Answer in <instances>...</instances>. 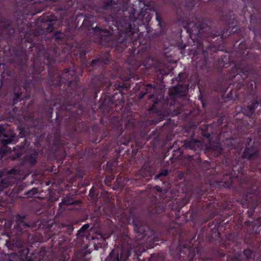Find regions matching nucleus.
Segmentation results:
<instances>
[{
    "mask_svg": "<svg viewBox=\"0 0 261 261\" xmlns=\"http://www.w3.org/2000/svg\"><path fill=\"white\" fill-rule=\"evenodd\" d=\"M201 25V22L198 19L187 23L186 28L188 32L190 34L191 37L198 36L202 32Z\"/></svg>",
    "mask_w": 261,
    "mask_h": 261,
    "instance_id": "f257e3e1",
    "label": "nucleus"
},
{
    "mask_svg": "<svg viewBox=\"0 0 261 261\" xmlns=\"http://www.w3.org/2000/svg\"><path fill=\"white\" fill-rule=\"evenodd\" d=\"M257 151L255 148H248L246 149L243 153V156L245 158L252 159L257 154Z\"/></svg>",
    "mask_w": 261,
    "mask_h": 261,
    "instance_id": "f03ea898",
    "label": "nucleus"
},
{
    "mask_svg": "<svg viewBox=\"0 0 261 261\" xmlns=\"http://www.w3.org/2000/svg\"><path fill=\"white\" fill-rule=\"evenodd\" d=\"M185 145L187 148L193 150H196L197 148L200 147V142L194 140H192L190 141L187 142Z\"/></svg>",
    "mask_w": 261,
    "mask_h": 261,
    "instance_id": "7ed1b4c3",
    "label": "nucleus"
},
{
    "mask_svg": "<svg viewBox=\"0 0 261 261\" xmlns=\"http://www.w3.org/2000/svg\"><path fill=\"white\" fill-rule=\"evenodd\" d=\"M3 136L6 138V139H3L0 140L3 144L6 145L10 143L12 141V139L8 138V136L6 135L4 127L0 126V137Z\"/></svg>",
    "mask_w": 261,
    "mask_h": 261,
    "instance_id": "20e7f679",
    "label": "nucleus"
},
{
    "mask_svg": "<svg viewBox=\"0 0 261 261\" xmlns=\"http://www.w3.org/2000/svg\"><path fill=\"white\" fill-rule=\"evenodd\" d=\"M130 253L129 251L122 248L120 256L118 255L117 257L118 261H126L128 257L130 256Z\"/></svg>",
    "mask_w": 261,
    "mask_h": 261,
    "instance_id": "39448f33",
    "label": "nucleus"
},
{
    "mask_svg": "<svg viewBox=\"0 0 261 261\" xmlns=\"http://www.w3.org/2000/svg\"><path fill=\"white\" fill-rule=\"evenodd\" d=\"M203 49V46L202 45V44L199 43L198 45H194L192 46V48L191 49V51H193V54L195 53H197L198 52L202 50Z\"/></svg>",
    "mask_w": 261,
    "mask_h": 261,
    "instance_id": "423d86ee",
    "label": "nucleus"
},
{
    "mask_svg": "<svg viewBox=\"0 0 261 261\" xmlns=\"http://www.w3.org/2000/svg\"><path fill=\"white\" fill-rule=\"evenodd\" d=\"M180 87V86L179 85L176 87H174L172 88V89H170L169 91V94L170 95H178L180 93L179 88Z\"/></svg>",
    "mask_w": 261,
    "mask_h": 261,
    "instance_id": "0eeeda50",
    "label": "nucleus"
},
{
    "mask_svg": "<svg viewBox=\"0 0 261 261\" xmlns=\"http://www.w3.org/2000/svg\"><path fill=\"white\" fill-rule=\"evenodd\" d=\"M243 254L246 256V259H248L250 258L252 252L250 250H245Z\"/></svg>",
    "mask_w": 261,
    "mask_h": 261,
    "instance_id": "6e6552de",
    "label": "nucleus"
},
{
    "mask_svg": "<svg viewBox=\"0 0 261 261\" xmlns=\"http://www.w3.org/2000/svg\"><path fill=\"white\" fill-rule=\"evenodd\" d=\"M9 185V183L7 179H1V182L0 183V186L2 187H6Z\"/></svg>",
    "mask_w": 261,
    "mask_h": 261,
    "instance_id": "1a4fd4ad",
    "label": "nucleus"
},
{
    "mask_svg": "<svg viewBox=\"0 0 261 261\" xmlns=\"http://www.w3.org/2000/svg\"><path fill=\"white\" fill-rule=\"evenodd\" d=\"M257 102H255V103H253L251 106L249 108V109H250V112L249 113L251 114V115H252V112H253V110L255 108H256L257 106Z\"/></svg>",
    "mask_w": 261,
    "mask_h": 261,
    "instance_id": "9d476101",
    "label": "nucleus"
},
{
    "mask_svg": "<svg viewBox=\"0 0 261 261\" xmlns=\"http://www.w3.org/2000/svg\"><path fill=\"white\" fill-rule=\"evenodd\" d=\"M167 174L168 171L167 170H163L156 176V177L159 178L162 176H166Z\"/></svg>",
    "mask_w": 261,
    "mask_h": 261,
    "instance_id": "9b49d317",
    "label": "nucleus"
},
{
    "mask_svg": "<svg viewBox=\"0 0 261 261\" xmlns=\"http://www.w3.org/2000/svg\"><path fill=\"white\" fill-rule=\"evenodd\" d=\"M19 226L22 228H27V227H29V224H28L27 223H25V222H21L20 223H19Z\"/></svg>",
    "mask_w": 261,
    "mask_h": 261,
    "instance_id": "f8f14e48",
    "label": "nucleus"
},
{
    "mask_svg": "<svg viewBox=\"0 0 261 261\" xmlns=\"http://www.w3.org/2000/svg\"><path fill=\"white\" fill-rule=\"evenodd\" d=\"M9 174L16 175L18 173L17 170L16 169H12L8 172Z\"/></svg>",
    "mask_w": 261,
    "mask_h": 261,
    "instance_id": "ddd939ff",
    "label": "nucleus"
},
{
    "mask_svg": "<svg viewBox=\"0 0 261 261\" xmlns=\"http://www.w3.org/2000/svg\"><path fill=\"white\" fill-rule=\"evenodd\" d=\"M14 152L17 154V156H14L13 155H12V156H11L12 160H14V159H16V158H17L20 156V153H18L17 151H16V150H14Z\"/></svg>",
    "mask_w": 261,
    "mask_h": 261,
    "instance_id": "4468645a",
    "label": "nucleus"
},
{
    "mask_svg": "<svg viewBox=\"0 0 261 261\" xmlns=\"http://www.w3.org/2000/svg\"><path fill=\"white\" fill-rule=\"evenodd\" d=\"M89 227V224L84 225L81 228V230H85Z\"/></svg>",
    "mask_w": 261,
    "mask_h": 261,
    "instance_id": "2eb2a0df",
    "label": "nucleus"
},
{
    "mask_svg": "<svg viewBox=\"0 0 261 261\" xmlns=\"http://www.w3.org/2000/svg\"><path fill=\"white\" fill-rule=\"evenodd\" d=\"M114 253V251L113 250L112 252V254H113Z\"/></svg>",
    "mask_w": 261,
    "mask_h": 261,
    "instance_id": "dca6fc26",
    "label": "nucleus"
},
{
    "mask_svg": "<svg viewBox=\"0 0 261 261\" xmlns=\"http://www.w3.org/2000/svg\"><path fill=\"white\" fill-rule=\"evenodd\" d=\"M135 251L136 252H137L138 251V250H135Z\"/></svg>",
    "mask_w": 261,
    "mask_h": 261,
    "instance_id": "f3484780",
    "label": "nucleus"
},
{
    "mask_svg": "<svg viewBox=\"0 0 261 261\" xmlns=\"http://www.w3.org/2000/svg\"><path fill=\"white\" fill-rule=\"evenodd\" d=\"M2 176V175L1 174H0V177H1Z\"/></svg>",
    "mask_w": 261,
    "mask_h": 261,
    "instance_id": "a211bd4d",
    "label": "nucleus"
}]
</instances>
